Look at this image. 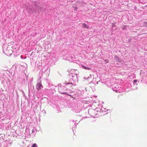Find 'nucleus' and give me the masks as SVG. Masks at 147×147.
<instances>
[{
  "label": "nucleus",
  "instance_id": "1",
  "mask_svg": "<svg viewBox=\"0 0 147 147\" xmlns=\"http://www.w3.org/2000/svg\"><path fill=\"white\" fill-rule=\"evenodd\" d=\"M3 52L7 55H11L12 53V49L7 45H4L3 47Z\"/></svg>",
  "mask_w": 147,
  "mask_h": 147
},
{
  "label": "nucleus",
  "instance_id": "2",
  "mask_svg": "<svg viewBox=\"0 0 147 147\" xmlns=\"http://www.w3.org/2000/svg\"><path fill=\"white\" fill-rule=\"evenodd\" d=\"M0 80L1 81L2 83L4 84V85H6L7 84V81L8 79L5 77L4 78L1 75L0 76Z\"/></svg>",
  "mask_w": 147,
  "mask_h": 147
},
{
  "label": "nucleus",
  "instance_id": "3",
  "mask_svg": "<svg viewBox=\"0 0 147 147\" xmlns=\"http://www.w3.org/2000/svg\"><path fill=\"white\" fill-rule=\"evenodd\" d=\"M36 87L37 90L39 91L40 89L43 88V87L40 82L39 83L37 84L36 86Z\"/></svg>",
  "mask_w": 147,
  "mask_h": 147
},
{
  "label": "nucleus",
  "instance_id": "4",
  "mask_svg": "<svg viewBox=\"0 0 147 147\" xmlns=\"http://www.w3.org/2000/svg\"><path fill=\"white\" fill-rule=\"evenodd\" d=\"M83 25V27H84L85 28H88L89 27V26H88V25H87L85 23H83V25Z\"/></svg>",
  "mask_w": 147,
  "mask_h": 147
},
{
  "label": "nucleus",
  "instance_id": "5",
  "mask_svg": "<svg viewBox=\"0 0 147 147\" xmlns=\"http://www.w3.org/2000/svg\"><path fill=\"white\" fill-rule=\"evenodd\" d=\"M61 87H59V92L62 94H64V92H61V90H61Z\"/></svg>",
  "mask_w": 147,
  "mask_h": 147
},
{
  "label": "nucleus",
  "instance_id": "6",
  "mask_svg": "<svg viewBox=\"0 0 147 147\" xmlns=\"http://www.w3.org/2000/svg\"><path fill=\"white\" fill-rule=\"evenodd\" d=\"M31 147H37V145L36 143L34 144H33L32 146H31Z\"/></svg>",
  "mask_w": 147,
  "mask_h": 147
},
{
  "label": "nucleus",
  "instance_id": "7",
  "mask_svg": "<svg viewBox=\"0 0 147 147\" xmlns=\"http://www.w3.org/2000/svg\"><path fill=\"white\" fill-rule=\"evenodd\" d=\"M3 91V90L1 88H0V94L2 93Z\"/></svg>",
  "mask_w": 147,
  "mask_h": 147
},
{
  "label": "nucleus",
  "instance_id": "8",
  "mask_svg": "<svg viewBox=\"0 0 147 147\" xmlns=\"http://www.w3.org/2000/svg\"><path fill=\"white\" fill-rule=\"evenodd\" d=\"M144 24L145 26L147 27V22H144Z\"/></svg>",
  "mask_w": 147,
  "mask_h": 147
},
{
  "label": "nucleus",
  "instance_id": "9",
  "mask_svg": "<svg viewBox=\"0 0 147 147\" xmlns=\"http://www.w3.org/2000/svg\"><path fill=\"white\" fill-rule=\"evenodd\" d=\"M81 66L82 67V68H84L85 69L86 67H85V66H84L83 65H82Z\"/></svg>",
  "mask_w": 147,
  "mask_h": 147
},
{
  "label": "nucleus",
  "instance_id": "10",
  "mask_svg": "<svg viewBox=\"0 0 147 147\" xmlns=\"http://www.w3.org/2000/svg\"><path fill=\"white\" fill-rule=\"evenodd\" d=\"M90 69H91V68H89V67H86V68L85 69H87V70H90Z\"/></svg>",
  "mask_w": 147,
  "mask_h": 147
},
{
  "label": "nucleus",
  "instance_id": "11",
  "mask_svg": "<svg viewBox=\"0 0 147 147\" xmlns=\"http://www.w3.org/2000/svg\"><path fill=\"white\" fill-rule=\"evenodd\" d=\"M42 113H44L45 114H46V111H45V110H43L42 111Z\"/></svg>",
  "mask_w": 147,
  "mask_h": 147
},
{
  "label": "nucleus",
  "instance_id": "12",
  "mask_svg": "<svg viewBox=\"0 0 147 147\" xmlns=\"http://www.w3.org/2000/svg\"><path fill=\"white\" fill-rule=\"evenodd\" d=\"M78 9V7H75V9H74V10H76Z\"/></svg>",
  "mask_w": 147,
  "mask_h": 147
},
{
  "label": "nucleus",
  "instance_id": "13",
  "mask_svg": "<svg viewBox=\"0 0 147 147\" xmlns=\"http://www.w3.org/2000/svg\"><path fill=\"white\" fill-rule=\"evenodd\" d=\"M105 61L107 63H108V59H106Z\"/></svg>",
  "mask_w": 147,
  "mask_h": 147
},
{
  "label": "nucleus",
  "instance_id": "14",
  "mask_svg": "<svg viewBox=\"0 0 147 147\" xmlns=\"http://www.w3.org/2000/svg\"><path fill=\"white\" fill-rule=\"evenodd\" d=\"M134 82H137V80H134Z\"/></svg>",
  "mask_w": 147,
  "mask_h": 147
},
{
  "label": "nucleus",
  "instance_id": "15",
  "mask_svg": "<svg viewBox=\"0 0 147 147\" xmlns=\"http://www.w3.org/2000/svg\"><path fill=\"white\" fill-rule=\"evenodd\" d=\"M21 58H23V57H22V56H21Z\"/></svg>",
  "mask_w": 147,
  "mask_h": 147
}]
</instances>
